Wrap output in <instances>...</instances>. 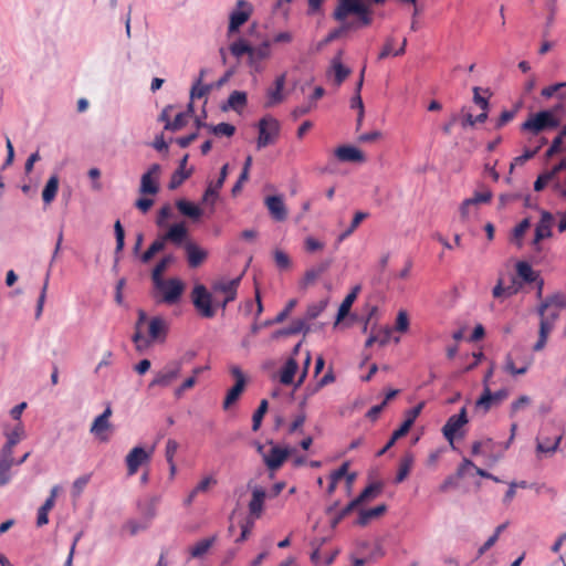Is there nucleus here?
Masks as SVG:
<instances>
[{
	"instance_id": "nucleus-1",
	"label": "nucleus",
	"mask_w": 566,
	"mask_h": 566,
	"mask_svg": "<svg viewBox=\"0 0 566 566\" xmlns=\"http://www.w3.org/2000/svg\"><path fill=\"white\" fill-rule=\"evenodd\" d=\"M350 14L358 18L360 25H370L373 22L371 12L363 0H338L333 18L336 21H344Z\"/></svg>"
},
{
	"instance_id": "nucleus-2",
	"label": "nucleus",
	"mask_w": 566,
	"mask_h": 566,
	"mask_svg": "<svg viewBox=\"0 0 566 566\" xmlns=\"http://www.w3.org/2000/svg\"><path fill=\"white\" fill-rule=\"evenodd\" d=\"M168 332V323L163 317L156 316L149 321L148 337L142 335L139 331L133 336V342L137 350L142 352L149 347L154 342H164Z\"/></svg>"
},
{
	"instance_id": "nucleus-3",
	"label": "nucleus",
	"mask_w": 566,
	"mask_h": 566,
	"mask_svg": "<svg viewBox=\"0 0 566 566\" xmlns=\"http://www.w3.org/2000/svg\"><path fill=\"white\" fill-rule=\"evenodd\" d=\"M558 125L559 120L551 111H541L536 114L530 115L521 125V130L538 135L546 129L556 128Z\"/></svg>"
},
{
	"instance_id": "nucleus-4",
	"label": "nucleus",
	"mask_w": 566,
	"mask_h": 566,
	"mask_svg": "<svg viewBox=\"0 0 566 566\" xmlns=\"http://www.w3.org/2000/svg\"><path fill=\"white\" fill-rule=\"evenodd\" d=\"M280 123L274 117H263L259 122V137L256 148L262 149L269 145L275 144L280 135Z\"/></svg>"
},
{
	"instance_id": "nucleus-5",
	"label": "nucleus",
	"mask_w": 566,
	"mask_h": 566,
	"mask_svg": "<svg viewBox=\"0 0 566 566\" xmlns=\"http://www.w3.org/2000/svg\"><path fill=\"white\" fill-rule=\"evenodd\" d=\"M188 235V230L184 222L172 224L166 233L159 235L150 247L158 253L163 251L167 242L177 247L181 245Z\"/></svg>"
},
{
	"instance_id": "nucleus-6",
	"label": "nucleus",
	"mask_w": 566,
	"mask_h": 566,
	"mask_svg": "<svg viewBox=\"0 0 566 566\" xmlns=\"http://www.w3.org/2000/svg\"><path fill=\"white\" fill-rule=\"evenodd\" d=\"M253 7L247 0H238L235 8L229 15L228 35L237 32L252 15Z\"/></svg>"
},
{
	"instance_id": "nucleus-7",
	"label": "nucleus",
	"mask_w": 566,
	"mask_h": 566,
	"mask_svg": "<svg viewBox=\"0 0 566 566\" xmlns=\"http://www.w3.org/2000/svg\"><path fill=\"white\" fill-rule=\"evenodd\" d=\"M155 287L161 292L163 302L175 304L179 301L184 292V283L179 279L160 280L154 283Z\"/></svg>"
},
{
	"instance_id": "nucleus-8",
	"label": "nucleus",
	"mask_w": 566,
	"mask_h": 566,
	"mask_svg": "<svg viewBox=\"0 0 566 566\" xmlns=\"http://www.w3.org/2000/svg\"><path fill=\"white\" fill-rule=\"evenodd\" d=\"M161 167L159 164H153L146 172L142 175L139 193L147 196H156L159 192V179Z\"/></svg>"
},
{
	"instance_id": "nucleus-9",
	"label": "nucleus",
	"mask_w": 566,
	"mask_h": 566,
	"mask_svg": "<svg viewBox=\"0 0 566 566\" xmlns=\"http://www.w3.org/2000/svg\"><path fill=\"white\" fill-rule=\"evenodd\" d=\"M192 301L201 316L211 318L216 315V311L212 306L211 294L203 285L195 286L192 291Z\"/></svg>"
},
{
	"instance_id": "nucleus-10",
	"label": "nucleus",
	"mask_w": 566,
	"mask_h": 566,
	"mask_svg": "<svg viewBox=\"0 0 566 566\" xmlns=\"http://www.w3.org/2000/svg\"><path fill=\"white\" fill-rule=\"evenodd\" d=\"M537 314L539 316V331L538 339L533 346L534 352H541L542 349H544L547 343V338L552 331L554 329L556 321L558 319L556 318V315L553 313L546 314L543 312H537Z\"/></svg>"
},
{
	"instance_id": "nucleus-11",
	"label": "nucleus",
	"mask_w": 566,
	"mask_h": 566,
	"mask_svg": "<svg viewBox=\"0 0 566 566\" xmlns=\"http://www.w3.org/2000/svg\"><path fill=\"white\" fill-rule=\"evenodd\" d=\"M111 416L112 408L107 406L103 413H101L94 419L91 426V433L94 434L102 442H107L109 440V431L112 429V424L109 422Z\"/></svg>"
},
{
	"instance_id": "nucleus-12",
	"label": "nucleus",
	"mask_w": 566,
	"mask_h": 566,
	"mask_svg": "<svg viewBox=\"0 0 566 566\" xmlns=\"http://www.w3.org/2000/svg\"><path fill=\"white\" fill-rule=\"evenodd\" d=\"M271 56V44L269 41L262 42L258 46H252L248 64L255 73H261L264 70L262 62Z\"/></svg>"
},
{
	"instance_id": "nucleus-13",
	"label": "nucleus",
	"mask_w": 566,
	"mask_h": 566,
	"mask_svg": "<svg viewBox=\"0 0 566 566\" xmlns=\"http://www.w3.org/2000/svg\"><path fill=\"white\" fill-rule=\"evenodd\" d=\"M241 281V276L229 281H218L212 285V291L214 294L222 293L224 298L220 302L222 307H226L228 303L232 302L237 297V291Z\"/></svg>"
},
{
	"instance_id": "nucleus-14",
	"label": "nucleus",
	"mask_w": 566,
	"mask_h": 566,
	"mask_svg": "<svg viewBox=\"0 0 566 566\" xmlns=\"http://www.w3.org/2000/svg\"><path fill=\"white\" fill-rule=\"evenodd\" d=\"M151 458V451H146L143 447L133 448L126 455L127 474L135 475L139 467L147 463Z\"/></svg>"
},
{
	"instance_id": "nucleus-15",
	"label": "nucleus",
	"mask_w": 566,
	"mask_h": 566,
	"mask_svg": "<svg viewBox=\"0 0 566 566\" xmlns=\"http://www.w3.org/2000/svg\"><path fill=\"white\" fill-rule=\"evenodd\" d=\"M468 422L467 408H461L460 412L451 416L442 427L443 437L452 444L457 432Z\"/></svg>"
},
{
	"instance_id": "nucleus-16",
	"label": "nucleus",
	"mask_w": 566,
	"mask_h": 566,
	"mask_svg": "<svg viewBox=\"0 0 566 566\" xmlns=\"http://www.w3.org/2000/svg\"><path fill=\"white\" fill-rule=\"evenodd\" d=\"M181 370L180 363H171L167 365L164 369L158 371L151 382L149 384V387H168L172 381H175Z\"/></svg>"
},
{
	"instance_id": "nucleus-17",
	"label": "nucleus",
	"mask_w": 566,
	"mask_h": 566,
	"mask_svg": "<svg viewBox=\"0 0 566 566\" xmlns=\"http://www.w3.org/2000/svg\"><path fill=\"white\" fill-rule=\"evenodd\" d=\"M491 190H484L482 192H475L472 198H468L462 201L460 206V216L463 221H467L472 210L476 208L479 203H489L492 200Z\"/></svg>"
},
{
	"instance_id": "nucleus-18",
	"label": "nucleus",
	"mask_w": 566,
	"mask_h": 566,
	"mask_svg": "<svg viewBox=\"0 0 566 566\" xmlns=\"http://www.w3.org/2000/svg\"><path fill=\"white\" fill-rule=\"evenodd\" d=\"M507 397V392L505 390H497L492 392L488 386H485L483 394L476 400L475 406L478 408H482L484 412H488L493 405H499Z\"/></svg>"
},
{
	"instance_id": "nucleus-19",
	"label": "nucleus",
	"mask_w": 566,
	"mask_h": 566,
	"mask_svg": "<svg viewBox=\"0 0 566 566\" xmlns=\"http://www.w3.org/2000/svg\"><path fill=\"white\" fill-rule=\"evenodd\" d=\"M286 83V73H282L281 75L276 76L274 81V87H271L266 92V107L275 106L280 103H282L285 98L283 94V90Z\"/></svg>"
},
{
	"instance_id": "nucleus-20",
	"label": "nucleus",
	"mask_w": 566,
	"mask_h": 566,
	"mask_svg": "<svg viewBox=\"0 0 566 566\" xmlns=\"http://www.w3.org/2000/svg\"><path fill=\"white\" fill-rule=\"evenodd\" d=\"M228 169H229V165L228 164H224L222 167H221V170H220V176L218 178L217 181H211L205 193H203V197H202V202L205 203H211L213 205L214 201L217 200L218 198V192L219 190L222 188L226 179H227V176H228Z\"/></svg>"
},
{
	"instance_id": "nucleus-21",
	"label": "nucleus",
	"mask_w": 566,
	"mask_h": 566,
	"mask_svg": "<svg viewBox=\"0 0 566 566\" xmlns=\"http://www.w3.org/2000/svg\"><path fill=\"white\" fill-rule=\"evenodd\" d=\"M566 305V296L562 293H556L546 297L537 307V312L546 314L553 313L556 318L559 317L560 310Z\"/></svg>"
},
{
	"instance_id": "nucleus-22",
	"label": "nucleus",
	"mask_w": 566,
	"mask_h": 566,
	"mask_svg": "<svg viewBox=\"0 0 566 566\" xmlns=\"http://www.w3.org/2000/svg\"><path fill=\"white\" fill-rule=\"evenodd\" d=\"M553 223V214L548 211L543 210L541 213V220L535 228L534 244H537L543 239L552 237Z\"/></svg>"
},
{
	"instance_id": "nucleus-23",
	"label": "nucleus",
	"mask_w": 566,
	"mask_h": 566,
	"mask_svg": "<svg viewBox=\"0 0 566 566\" xmlns=\"http://www.w3.org/2000/svg\"><path fill=\"white\" fill-rule=\"evenodd\" d=\"M264 203L275 221H284L287 218V210L281 196H269Z\"/></svg>"
},
{
	"instance_id": "nucleus-24",
	"label": "nucleus",
	"mask_w": 566,
	"mask_h": 566,
	"mask_svg": "<svg viewBox=\"0 0 566 566\" xmlns=\"http://www.w3.org/2000/svg\"><path fill=\"white\" fill-rule=\"evenodd\" d=\"M332 260H323L315 264L314 266L307 269L304 273V276L301 281V285L303 287H307L316 282L324 273L328 271L331 268Z\"/></svg>"
},
{
	"instance_id": "nucleus-25",
	"label": "nucleus",
	"mask_w": 566,
	"mask_h": 566,
	"mask_svg": "<svg viewBox=\"0 0 566 566\" xmlns=\"http://www.w3.org/2000/svg\"><path fill=\"white\" fill-rule=\"evenodd\" d=\"M342 55H343V52L339 51L332 59L331 69L328 71V74H331V73L334 74V83H335L336 86H339L347 78V76L350 74V69L345 66L342 63Z\"/></svg>"
},
{
	"instance_id": "nucleus-26",
	"label": "nucleus",
	"mask_w": 566,
	"mask_h": 566,
	"mask_svg": "<svg viewBox=\"0 0 566 566\" xmlns=\"http://www.w3.org/2000/svg\"><path fill=\"white\" fill-rule=\"evenodd\" d=\"M290 454L289 449H283L277 446L273 447L270 452L264 455L266 467L274 471L277 470Z\"/></svg>"
},
{
	"instance_id": "nucleus-27",
	"label": "nucleus",
	"mask_w": 566,
	"mask_h": 566,
	"mask_svg": "<svg viewBox=\"0 0 566 566\" xmlns=\"http://www.w3.org/2000/svg\"><path fill=\"white\" fill-rule=\"evenodd\" d=\"M4 436L7 441L1 448V451L13 454L14 447L25 437L23 424L19 422L11 431L4 432Z\"/></svg>"
},
{
	"instance_id": "nucleus-28",
	"label": "nucleus",
	"mask_w": 566,
	"mask_h": 566,
	"mask_svg": "<svg viewBox=\"0 0 566 566\" xmlns=\"http://www.w3.org/2000/svg\"><path fill=\"white\" fill-rule=\"evenodd\" d=\"M266 497V492L262 488H254L252 491V497L249 502V512L250 514L259 518L263 511L264 501Z\"/></svg>"
},
{
	"instance_id": "nucleus-29",
	"label": "nucleus",
	"mask_w": 566,
	"mask_h": 566,
	"mask_svg": "<svg viewBox=\"0 0 566 566\" xmlns=\"http://www.w3.org/2000/svg\"><path fill=\"white\" fill-rule=\"evenodd\" d=\"M335 156L338 160L345 163H360L364 161V154L353 146H339L335 150Z\"/></svg>"
},
{
	"instance_id": "nucleus-30",
	"label": "nucleus",
	"mask_w": 566,
	"mask_h": 566,
	"mask_svg": "<svg viewBox=\"0 0 566 566\" xmlns=\"http://www.w3.org/2000/svg\"><path fill=\"white\" fill-rule=\"evenodd\" d=\"M185 249L187 252V260L190 268H198L207 259V251H205L195 243L188 242L185 245Z\"/></svg>"
},
{
	"instance_id": "nucleus-31",
	"label": "nucleus",
	"mask_w": 566,
	"mask_h": 566,
	"mask_svg": "<svg viewBox=\"0 0 566 566\" xmlns=\"http://www.w3.org/2000/svg\"><path fill=\"white\" fill-rule=\"evenodd\" d=\"M14 465L13 454L0 450V486L6 485L11 480L10 470Z\"/></svg>"
},
{
	"instance_id": "nucleus-32",
	"label": "nucleus",
	"mask_w": 566,
	"mask_h": 566,
	"mask_svg": "<svg viewBox=\"0 0 566 566\" xmlns=\"http://www.w3.org/2000/svg\"><path fill=\"white\" fill-rule=\"evenodd\" d=\"M360 291V286H355L349 294L346 295V297L343 300L342 304L339 305L336 322L335 324H338L340 321H343L349 313L353 303L357 298V295Z\"/></svg>"
},
{
	"instance_id": "nucleus-33",
	"label": "nucleus",
	"mask_w": 566,
	"mask_h": 566,
	"mask_svg": "<svg viewBox=\"0 0 566 566\" xmlns=\"http://www.w3.org/2000/svg\"><path fill=\"white\" fill-rule=\"evenodd\" d=\"M413 462L415 458L411 452H407L401 457L399 461L398 472L395 479L396 483H401L402 481L406 480V478L409 475L412 469Z\"/></svg>"
},
{
	"instance_id": "nucleus-34",
	"label": "nucleus",
	"mask_w": 566,
	"mask_h": 566,
	"mask_svg": "<svg viewBox=\"0 0 566 566\" xmlns=\"http://www.w3.org/2000/svg\"><path fill=\"white\" fill-rule=\"evenodd\" d=\"M159 502H160L159 495L150 496L146 501L140 502L138 504L140 514L148 521L153 520L157 514V506H158Z\"/></svg>"
},
{
	"instance_id": "nucleus-35",
	"label": "nucleus",
	"mask_w": 566,
	"mask_h": 566,
	"mask_svg": "<svg viewBox=\"0 0 566 566\" xmlns=\"http://www.w3.org/2000/svg\"><path fill=\"white\" fill-rule=\"evenodd\" d=\"M192 112V104H189V109L187 112H180L176 114L172 120H167V124L165 125L164 128L170 132L180 130L188 124L190 113Z\"/></svg>"
},
{
	"instance_id": "nucleus-36",
	"label": "nucleus",
	"mask_w": 566,
	"mask_h": 566,
	"mask_svg": "<svg viewBox=\"0 0 566 566\" xmlns=\"http://www.w3.org/2000/svg\"><path fill=\"white\" fill-rule=\"evenodd\" d=\"M387 511L385 504L377 505L373 509L361 510L357 520V524L360 526L367 525L371 520L381 516Z\"/></svg>"
},
{
	"instance_id": "nucleus-37",
	"label": "nucleus",
	"mask_w": 566,
	"mask_h": 566,
	"mask_svg": "<svg viewBox=\"0 0 566 566\" xmlns=\"http://www.w3.org/2000/svg\"><path fill=\"white\" fill-rule=\"evenodd\" d=\"M297 368V361L293 357L289 358L281 370L280 381L283 385H291L294 380Z\"/></svg>"
},
{
	"instance_id": "nucleus-38",
	"label": "nucleus",
	"mask_w": 566,
	"mask_h": 566,
	"mask_svg": "<svg viewBox=\"0 0 566 566\" xmlns=\"http://www.w3.org/2000/svg\"><path fill=\"white\" fill-rule=\"evenodd\" d=\"M245 379H237L232 388L229 389L223 401V408L228 409L232 406L243 392Z\"/></svg>"
},
{
	"instance_id": "nucleus-39",
	"label": "nucleus",
	"mask_w": 566,
	"mask_h": 566,
	"mask_svg": "<svg viewBox=\"0 0 566 566\" xmlns=\"http://www.w3.org/2000/svg\"><path fill=\"white\" fill-rule=\"evenodd\" d=\"M394 44H395V39L394 38H388L386 40V43L384 44L382 50L380 51V53L378 55V59L382 60V59H386L389 55L399 56V55L405 54L406 45H407V39L406 38L402 40L401 46L397 51H394Z\"/></svg>"
},
{
	"instance_id": "nucleus-40",
	"label": "nucleus",
	"mask_w": 566,
	"mask_h": 566,
	"mask_svg": "<svg viewBox=\"0 0 566 566\" xmlns=\"http://www.w3.org/2000/svg\"><path fill=\"white\" fill-rule=\"evenodd\" d=\"M217 536H211L197 542L192 547L189 548V554L192 558H199L203 556L210 547L214 544Z\"/></svg>"
},
{
	"instance_id": "nucleus-41",
	"label": "nucleus",
	"mask_w": 566,
	"mask_h": 566,
	"mask_svg": "<svg viewBox=\"0 0 566 566\" xmlns=\"http://www.w3.org/2000/svg\"><path fill=\"white\" fill-rule=\"evenodd\" d=\"M176 207L180 211V213L192 219H198L202 213L199 207L185 199L177 200Z\"/></svg>"
},
{
	"instance_id": "nucleus-42",
	"label": "nucleus",
	"mask_w": 566,
	"mask_h": 566,
	"mask_svg": "<svg viewBox=\"0 0 566 566\" xmlns=\"http://www.w3.org/2000/svg\"><path fill=\"white\" fill-rule=\"evenodd\" d=\"M57 189H59V178L55 175L51 176L42 191V199H43L44 203L50 205L54 200V198L57 193Z\"/></svg>"
},
{
	"instance_id": "nucleus-43",
	"label": "nucleus",
	"mask_w": 566,
	"mask_h": 566,
	"mask_svg": "<svg viewBox=\"0 0 566 566\" xmlns=\"http://www.w3.org/2000/svg\"><path fill=\"white\" fill-rule=\"evenodd\" d=\"M342 23V27L339 29L331 31L325 40L324 43L333 42L334 40L338 39L343 32H346L350 29H357L361 25L359 24L358 19L355 22H347L346 19L344 21H339Z\"/></svg>"
},
{
	"instance_id": "nucleus-44",
	"label": "nucleus",
	"mask_w": 566,
	"mask_h": 566,
	"mask_svg": "<svg viewBox=\"0 0 566 566\" xmlns=\"http://www.w3.org/2000/svg\"><path fill=\"white\" fill-rule=\"evenodd\" d=\"M531 364H532L531 360H525V361H523L521 367H516L514 364V360L512 358V355L507 354L505 357L504 369L513 376L524 375L528 370Z\"/></svg>"
},
{
	"instance_id": "nucleus-45",
	"label": "nucleus",
	"mask_w": 566,
	"mask_h": 566,
	"mask_svg": "<svg viewBox=\"0 0 566 566\" xmlns=\"http://www.w3.org/2000/svg\"><path fill=\"white\" fill-rule=\"evenodd\" d=\"M203 75H205V70H201L199 78L191 87V91H190L191 99L201 98V97L206 96L211 91V88H212L211 85L202 84Z\"/></svg>"
},
{
	"instance_id": "nucleus-46",
	"label": "nucleus",
	"mask_w": 566,
	"mask_h": 566,
	"mask_svg": "<svg viewBox=\"0 0 566 566\" xmlns=\"http://www.w3.org/2000/svg\"><path fill=\"white\" fill-rule=\"evenodd\" d=\"M174 256L171 254L165 255L154 268L151 273L153 282H158L163 279L164 272L167 270V268L174 262Z\"/></svg>"
},
{
	"instance_id": "nucleus-47",
	"label": "nucleus",
	"mask_w": 566,
	"mask_h": 566,
	"mask_svg": "<svg viewBox=\"0 0 566 566\" xmlns=\"http://www.w3.org/2000/svg\"><path fill=\"white\" fill-rule=\"evenodd\" d=\"M382 490V485L380 483H371L367 488H365L360 494L356 497L360 504L377 497Z\"/></svg>"
},
{
	"instance_id": "nucleus-48",
	"label": "nucleus",
	"mask_w": 566,
	"mask_h": 566,
	"mask_svg": "<svg viewBox=\"0 0 566 566\" xmlns=\"http://www.w3.org/2000/svg\"><path fill=\"white\" fill-rule=\"evenodd\" d=\"M247 105V94L241 91H233L228 98V107L239 112Z\"/></svg>"
},
{
	"instance_id": "nucleus-49",
	"label": "nucleus",
	"mask_w": 566,
	"mask_h": 566,
	"mask_svg": "<svg viewBox=\"0 0 566 566\" xmlns=\"http://www.w3.org/2000/svg\"><path fill=\"white\" fill-rule=\"evenodd\" d=\"M516 272L522 280L528 283L534 282L537 279V274L534 272L532 266L524 261H521L516 264Z\"/></svg>"
},
{
	"instance_id": "nucleus-50",
	"label": "nucleus",
	"mask_w": 566,
	"mask_h": 566,
	"mask_svg": "<svg viewBox=\"0 0 566 566\" xmlns=\"http://www.w3.org/2000/svg\"><path fill=\"white\" fill-rule=\"evenodd\" d=\"M252 45H250L245 40L240 39L230 44L229 50L233 56L240 59L242 55H250Z\"/></svg>"
},
{
	"instance_id": "nucleus-51",
	"label": "nucleus",
	"mask_w": 566,
	"mask_h": 566,
	"mask_svg": "<svg viewBox=\"0 0 566 566\" xmlns=\"http://www.w3.org/2000/svg\"><path fill=\"white\" fill-rule=\"evenodd\" d=\"M268 406H269L268 400H265V399L261 400L258 409L253 413V417H252V430L253 431H258L260 429L262 419H263L265 412L268 411Z\"/></svg>"
},
{
	"instance_id": "nucleus-52",
	"label": "nucleus",
	"mask_w": 566,
	"mask_h": 566,
	"mask_svg": "<svg viewBox=\"0 0 566 566\" xmlns=\"http://www.w3.org/2000/svg\"><path fill=\"white\" fill-rule=\"evenodd\" d=\"M365 70H366V66H364L360 71L359 80H358L357 86H356V94L352 98V102H350L352 108H358V111H364V104H363V99L360 96V90H361V86L364 83Z\"/></svg>"
},
{
	"instance_id": "nucleus-53",
	"label": "nucleus",
	"mask_w": 566,
	"mask_h": 566,
	"mask_svg": "<svg viewBox=\"0 0 566 566\" xmlns=\"http://www.w3.org/2000/svg\"><path fill=\"white\" fill-rule=\"evenodd\" d=\"M482 443L484 453H488L491 457L492 461L495 462L494 458L497 457L499 453L502 451L503 446L495 443L490 438L482 440Z\"/></svg>"
},
{
	"instance_id": "nucleus-54",
	"label": "nucleus",
	"mask_w": 566,
	"mask_h": 566,
	"mask_svg": "<svg viewBox=\"0 0 566 566\" xmlns=\"http://www.w3.org/2000/svg\"><path fill=\"white\" fill-rule=\"evenodd\" d=\"M209 128L217 136L231 137L235 132V127L228 123H220L218 125L210 126Z\"/></svg>"
},
{
	"instance_id": "nucleus-55",
	"label": "nucleus",
	"mask_w": 566,
	"mask_h": 566,
	"mask_svg": "<svg viewBox=\"0 0 566 566\" xmlns=\"http://www.w3.org/2000/svg\"><path fill=\"white\" fill-rule=\"evenodd\" d=\"M516 291L509 286H503V281L500 279L497 284L492 290V295L494 298H501V297H510L512 296Z\"/></svg>"
},
{
	"instance_id": "nucleus-56",
	"label": "nucleus",
	"mask_w": 566,
	"mask_h": 566,
	"mask_svg": "<svg viewBox=\"0 0 566 566\" xmlns=\"http://www.w3.org/2000/svg\"><path fill=\"white\" fill-rule=\"evenodd\" d=\"M90 479H91V475L90 474H85V475H82V476L77 478L73 482V485H72V495H73V497H78L82 494L83 490L88 484Z\"/></svg>"
},
{
	"instance_id": "nucleus-57",
	"label": "nucleus",
	"mask_w": 566,
	"mask_h": 566,
	"mask_svg": "<svg viewBox=\"0 0 566 566\" xmlns=\"http://www.w3.org/2000/svg\"><path fill=\"white\" fill-rule=\"evenodd\" d=\"M562 439H563L562 436L557 437L552 444H547V443H544L542 441H537L536 451L541 452V453L553 454V453H555L557 451V449H558V447L560 444Z\"/></svg>"
},
{
	"instance_id": "nucleus-58",
	"label": "nucleus",
	"mask_w": 566,
	"mask_h": 566,
	"mask_svg": "<svg viewBox=\"0 0 566 566\" xmlns=\"http://www.w3.org/2000/svg\"><path fill=\"white\" fill-rule=\"evenodd\" d=\"M189 177H190L189 171L187 172V171H181V170L177 169L170 178V181L168 185L169 189H171V190L177 189Z\"/></svg>"
},
{
	"instance_id": "nucleus-59",
	"label": "nucleus",
	"mask_w": 566,
	"mask_h": 566,
	"mask_svg": "<svg viewBox=\"0 0 566 566\" xmlns=\"http://www.w3.org/2000/svg\"><path fill=\"white\" fill-rule=\"evenodd\" d=\"M115 237H116V252H120L125 244V231L119 220L114 224Z\"/></svg>"
},
{
	"instance_id": "nucleus-60",
	"label": "nucleus",
	"mask_w": 566,
	"mask_h": 566,
	"mask_svg": "<svg viewBox=\"0 0 566 566\" xmlns=\"http://www.w3.org/2000/svg\"><path fill=\"white\" fill-rule=\"evenodd\" d=\"M324 247H325V244L322 241H319L313 237H307L304 241L305 251L310 252V253L321 251L324 249Z\"/></svg>"
},
{
	"instance_id": "nucleus-61",
	"label": "nucleus",
	"mask_w": 566,
	"mask_h": 566,
	"mask_svg": "<svg viewBox=\"0 0 566 566\" xmlns=\"http://www.w3.org/2000/svg\"><path fill=\"white\" fill-rule=\"evenodd\" d=\"M179 443L174 439H168L165 448V457L167 462L175 461V455L178 451Z\"/></svg>"
},
{
	"instance_id": "nucleus-62",
	"label": "nucleus",
	"mask_w": 566,
	"mask_h": 566,
	"mask_svg": "<svg viewBox=\"0 0 566 566\" xmlns=\"http://www.w3.org/2000/svg\"><path fill=\"white\" fill-rule=\"evenodd\" d=\"M217 484V480L211 476H205L195 488V493H205L208 492L209 489Z\"/></svg>"
},
{
	"instance_id": "nucleus-63",
	"label": "nucleus",
	"mask_w": 566,
	"mask_h": 566,
	"mask_svg": "<svg viewBox=\"0 0 566 566\" xmlns=\"http://www.w3.org/2000/svg\"><path fill=\"white\" fill-rule=\"evenodd\" d=\"M554 178L555 176L551 175V171L539 175L534 182V190L542 191Z\"/></svg>"
},
{
	"instance_id": "nucleus-64",
	"label": "nucleus",
	"mask_w": 566,
	"mask_h": 566,
	"mask_svg": "<svg viewBox=\"0 0 566 566\" xmlns=\"http://www.w3.org/2000/svg\"><path fill=\"white\" fill-rule=\"evenodd\" d=\"M172 210L169 205H165L160 208L158 211L156 223L158 227H164L166 224V221L171 217Z\"/></svg>"
}]
</instances>
